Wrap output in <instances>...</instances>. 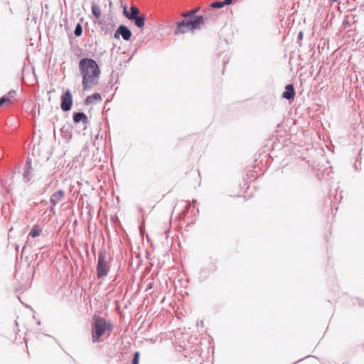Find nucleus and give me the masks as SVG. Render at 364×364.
<instances>
[{
    "instance_id": "f03ea898",
    "label": "nucleus",
    "mask_w": 364,
    "mask_h": 364,
    "mask_svg": "<svg viewBox=\"0 0 364 364\" xmlns=\"http://www.w3.org/2000/svg\"><path fill=\"white\" fill-rule=\"evenodd\" d=\"M93 324L92 326V338L93 342H98L102 336L107 331H112V324L108 322L105 318L100 316H95L93 317Z\"/></svg>"
},
{
    "instance_id": "f8f14e48",
    "label": "nucleus",
    "mask_w": 364,
    "mask_h": 364,
    "mask_svg": "<svg viewBox=\"0 0 364 364\" xmlns=\"http://www.w3.org/2000/svg\"><path fill=\"white\" fill-rule=\"evenodd\" d=\"M73 121L75 123H78L80 122H82L84 124H87L88 122L87 117L83 112H77L73 115Z\"/></svg>"
},
{
    "instance_id": "6e6552de",
    "label": "nucleus",
    "mask_w": 364,
    "mask_h": 364,
    "mask_svg": "<svg viewBox=\"0 0 364 364\" xmlns=\"http://www.w3.org/2000/svg\"><path fill=\"white\" fill-rule=\"evenodd\" d=\"M139 9L135 6H131L130 12L127 11L126 6L123 10L124 15L129 20H134L136 17L139 16Z\"/></svg>"
},
{
    "instance_id": "9d476101",
    "label": "nucleus",
    "mask_w": 364,
    "mask_h": 364,
    "mask_svg": "<svg viewBox=\"0 0 364 364\" xmlns=\"http://www.w3.org/2000/svg\"><path fill=\"white\" fill-rule=\"evenodd\" d=\"M295 96V92L294 86L291 84L287 85L285 87V91L282 93V97L287 100L294 99Z\"/></svg>"
},
{
    "instance_id": "39448f33",
    "label": "nucleus",
    "mask_w": 364,
    "mask_h": 364,
    "mask_svg": "<svg viewBox=\"0 0 364 364\" xmlns=\"http://www.w3.org/2000/svg\"><path fill=\"white\" fill-rule=\"evenodd\" d=\"M73 105V97L71 92L69 90H66L65 93L61 96V109L64 112L69 111L71 109Z\"/></svg>"
},
{
    "instance_id": "a211bd4d",
    "label": "nucleus",
    "mask_w": 364,
    "mask_h": 364,
    "mask_svg": "<svg viewBox=\"0 0 364 364\" xmlns=\"http://www.w3.org/2000/svg\"><path fill=\"white\" fill-rule=\"evenodd\" d=\"M11 102V99L7 96H4L0 98V107H1L5 103Z\"/></svg>"
},
{
    "instance_id": "f257e3e1",
    "label": "nucleus",
    "mask_w": 364,
    "mask_h": 364,
    "mask_svg": "<svg viewBox=\"0 0 364 364\" xmlns=\"http://www.w3.org/2000/svg\"><path fill=\"white\" fill-rule=\"evenodd\" d=\"M79 70L82 78V85L84 90L97 85L101 71L95 60L91 58H82L79 62Z\"/></svg>"
},
{
    "instance_id": "6ab92c4d",
    "label": "nucleus",
    "mask_w": 364,
    "mask_h": 364,
    "mask_svg": "<svg viewBox=\"0 0 364 364\" xmlns=\"http://www.w3.org/2000/svg\"><path fill=\"white\" fill-rule=\"evenodd\" d=\"M139 352H136L134 353L132 364H139Z\"/></svg>"
},
{
    "instance_id": "9b49d317",
    "label": "nucleus",
    "mask_w": 364,
    "mask_h": 364,
    "mask_svg": "<svg viewBox=\"0 0 364 364\" xmlns=\"http://www.w3.org/2000/svg\"><path fill=\"white\" fill-rule=\"evenodd\" d=\"M102 100V97L99 93H94L91 95H89L86 97L85 102L86 105L94 104L96 102H100Z\"/></svg>"
},
{
    "instance_id": "412c9836",
    "label": "nucleus",
    "mask_w": 364,
    "mask_h": 364,
    "mask_svg": "<svg viewBox=\"0 0 364 364\" xmlns=\"http://www.w3.org/2000/svg\"><path fill=\"white\" fill-rule=\"evenodd\" d=\"M14 91H11V92H9V94L11 95V93H14Z\"/></svg>"
},
{
    "instance_id": "1a4fd4ad",
    "label": "nucleus",
    "mask_w": 364,
    "mask_h": 364,
    "mask_svg": "<svg viewBox=\"0 0 364 364\" xmlns=\"http://www.w3.org/2000/svg\"><path fill=\"white\" fill-rule=\"evenodd\" d=\"M64 196V191L63 190H59L51 196L50 202L53 205H55L63 199Z\"/></svg>"
},
{
    "instance_id": "7ed1b4c3",
    "label": "nucleus",
    "mask_w": 364,
    "mask_h": 364,
    "mask_svg": "<svg viewBox=\"0 0 364 364\" xmlns=\"http://www.w3.org/2000/svg\"><path fill=\"white\" fill-rule=\"evenodd\" d=\"M205 18L203 16H196L193 20H183L176 23V35L187 33L190 31L199 29L200 25L204 23Z\"/></svg>"
},
{
    "instance_id": "423d86ee",
    "label": "nucleus",
    "mask_w": 364,
    "mask_h": 364,
    "mask_svg": "<svg viewBox=\"0 0 364 364\" xmlns=\"http://www.w3.org/2000/svg\"><path fill=\"white\" fill-rule=\"evenodd\" d=\"M119 35L125 41H129L132 36V31L125 26L121 25L114 33V38H118Z\"/></svg>"
},
{
    "instance_id": "0eeeda50",
    "label": "nucleus",
    "mask_w": 364,
    "mask_h": 364,
    "mask_svg": "<svg viewBox=\"0 0 364 364\" xmlns=\"http://www.w3.org/2000/svg\"><path fill=\"white\" fill-rule=\"evenodd\" d=\"M225 5H227V4H225V1H214V2L211 3L210 5V8L207 9L205 11V16H203V17L205 18V20H207L209 17H211L212 16H215V14H214L212 9H220V8H223Z\"/></svg>"
},
{
    "instance_id": "dca6fc26",
    "label": "nucleus",
    "mask_w": 364,
    "mask_h": 364,
    "mask_svg": "<svg viewBox=\"0 0 364 364\" xmlns=\"http://www.w3.org/2000/svg\"><path fill=\"white\" fill-rule=\"evenodd\" d=\"M41 230L39 228V226L36 225L32 228V230L30 232L29 235L31 236L32 237H37L40 235Z\"/></svg>"
},
{
    "instance_id": "f3484780",
    "label": "nucleus",
    "mask_w": 364,
    "mask_h": 364,
    "mask_svg": "<svg viewBox=\"0 0 364 364\" xmlns=\"http://www.w3.org/2000/svg\"><path fill=\"white\" fill-rule=\"evenodd\" d=\"M82 26L80 23H77V26H75L74 33L76 36H80L82 35Z\"/></svg>"
},
{
    "instance_id": "ddd939ff",
    "label": "nucleus",
    "mask_w": 364,
    "mask_h": 364,
    "mask_svg": "<svg viewBox=\"0 0 364 364\" xmlns=\"http://www.w3.org/2000/svg\"><path fill=\"white\" fill-rule=\"evenodd\" d=\"M92 13L95 16V18H100L101 17V9L100 6L95 3L92 4Z\"/></svg>"
},
{
    "instance_id": "4be33fe9",
    "label": "nucleus",
    "mask_w": 364,
    "mask_h": 364,
    "mask_svg": "<svg viewBox=\"0 0 364 364\" xmlns=\"http://www.w3.org/2000/svg\"><path fill=\"white\" fill-rule=\"evenodd\" d=\"M332 1H334V2H336L338 0H332Z\"/></svg>"
},
{
    "instance_id": "4468645a",
    "label": "nucleus",
    "mask_w": 364,
    "mask_h": 364,
    "mask_svg": "<svg viewBox=\"0 0 364 364\" xmlns=\"http://www.w3.org/2000/svg\"><path fill=\"white\" fill-rule=\"evenodd\" d=\"M134 24L138 28H142L144 26L145 16L144 15L136 17L134 20Z\"/></svg>"
},
{
    "instance_id": "2eb2a0df",
    "label": "nucleus",
    "mask_w": 364,
    "mask_h": 364,
    "mask_svg": "<svg viewBox=\"0 0 364 364\" xmlns=\"http://www.w3.org/2000/svg\"><path fill=\"white\" fill-rule=\"evenodd\" d=\"M199 9L200 7H196L193 10L182 13L181 16L184 18L192 17L198 12Z\"/></svg>"
},
{
    "instance_id": "20e7f679",
    "label": "nucleus",
    "mask_w": 364,
    "mask_h": 364,
    "mask_svg": "<svg viewBox=\"0 0 364 364\" xmlns=\"http://www.w3.org/2000/svg\"><path fill=\"white\" fill-rule=\"evenodd\" d=\"M109 270V266L105 254L103 252H100L98 255V262L97 265V274L98 278L105 277Z\"/></svg>"
},
{
    "instance_id": "aec40b11",
    "label": "nucleus",
    "mask_w": 364,
    "mask_h": 364,
    "mask_svg": "<svg viewBox=\"0 0 364 364\" xmlns=\"http://www.w3.org/2000/svg\"><path fill=\"white\" fill-rule=\"evenodd\" d=\"M298 38H299V39H300V40H301V39H302V38H303V32L300 31V32L299 33Z\"/></svg>"
}]
</instances>
